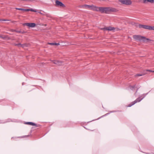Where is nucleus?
<instances>
[{
	"mask_svg": "<svg viewBox=\"0 0 154 154\" xmlns=\"http://www.w3.org/2000/svg\"><path fill=\"white\" fill-rule=\"evenodd\" d=\"M96 11H99L101 13L109 14L110 12H116V8L110 7H97Z\"/></svg>",
	"mask_w": 154,
	"mask_h": 154,
	"instance_id": "nucleus-1",
	"label": "nucleus"
},
{
	"mask_svg": "<svg viewBox=\"0 0 154 154\" xmlns=\"http://www.w3.org/2000/svg\"><path fill=\"white\" fill-rule=\"evenodd\" d=\"M133 38L136 41H142L145 42H151L152 40L146 38L145 37L140 35H135L133 36Z\"/></svg>",
	"mask_w": 154,
	"mask_h": 154,
	"instance_id": "nucleus-2",
	"label": "nucleus"
},
{
	"mask_svg": "<svg viewBox=\"0 0 154 154\" xmlns=\"http://www.w3.org/2000/svg\"><path fill=\"white\" fill-rule=\"evenodd\" d=\"M80 7L82 8L92 10L94 11H96L97 10V6L93 5H84L80 6Z\"/></svg>",
	"mask_w": 154,
	"mask_h": 154,
	"instance_id": "nucleus-3",
	"label": "nucleus"
},
{
	"mask_svg": "<svg viewBox=\"0 0 154 154\" xmlns=\"http://www.w3.org/2000/svg\"><path fill=\"white\" fill-rule=\"evenodd\" d=\"M135 26L136 27H139L140 28H143L144 29L150 30V26L142 25L141 24H138V23H135Z\"/></svg>",
	"mask_w": 154,
	"mask_h": 154,
	"instance_id": "nucleus-4",
	"label": "nucleus"
},
{
	"mask_svg": "<svg viewBox=\"0 0 154 154\" xmlns=\"http://www.w3.org/2000/svg\"><path fill=\"white\" fill-rule=\"evenodd\" d=\"M119 1L122 4L127 5H131L132 3L131 0H119Z\"/></svg>",
	"mask_w": 154,
	"mask_h": 154,
	"instance_id": "nucleus-5",
	"label": "nucleus"
},
{
	"mask_svg": "<svg viewBox=\"0 0 154 154\" xmlns=\"http://www.w3.org/2000/svg\"><path fill=\"white\" fill-rule=\"evenodd\" d=\"M56 5L58 7H65V5L63 4L61 2L58 0L56 1Z\"/></svg>",
	"mask_w": 154,
	"mask_h": 154,
	"instance_id": "nucleus-6",
	"label": "nucleus"
},
{
	"mask_svg": "<svg viewBox=\"0 0 154 154\" xmlns=\"http://www.w3.org/2000/svg\"><path fill=\"white\" fill-rule=\"evenodd\" d=\"M28 26L31 27H34L36 26V24L34 23H26L24 24Z\"/></svg>",
	"mask_w": 154,
	"mask_h": 154,
	"instance_id": "nucleus-7",
	"label": "nucleus"
},
{
	"mask_svg": "<svg viewBox=\"0 0 154 154\" xmlns=\"http://www.w3.org/2000/svg\"><path fill=\"white\" fill-rule=\"evenodd\" d=\"M140 102V100H138V99H136L134 101L132 102L131 103L129 104L128 105V107H130L134 105L137 102Z\"/></svg>",
	"mask_w": 154,
	"mask_h": 154,
	"instance_id": "nucleus-8",
	"label": "nucleus"
},
{
	"mask_svg": "<svg viewBox=\"0 0 154 154\" xmlns=\"http://www.w3.org/2000/svg\"><path fill=\"white\" fill-rule=\"evenodd\" d=\"M148 93L146 94H142L141 96H139L138 98L137 99H138V100H140V102L148 94Z\"/></svg>",
	"mask_w": 154,
	"mask_h": 154,
	"instance_id": "nucleus-9",
	"label": "nucleus"
},
{
	"mask_svg": "<svg viewBox=\"0 0 154 154\" xmlns=\"http://www.w3.org/2000/svg\"><path fill=\"white\" fill-rule=\"evenodd\" d=\"M25 124H26L30 125H32V126H35L36 127L38 126V125H37L35 123L33 122H26L25 123Z\"/></svg>",
	"mask_w": 154,
	"mask_h": 154,
	"instance_id": "nucleus-10",
	"label": "nucleus"
},
{
	"mask_svg": "<svg viewBox=\"0 0 154 154\" xmlns=\"http://www.w3.org/2000/svg\"><path fill=\"white\" fill-rule=\"evenodd\" d=\"M103 29L105 30L111 31L112 30H114L115 28L114 27L109 26Z\"/></svg>",
	"mask_w": 154,
	"mask_h": 154,
	"instance_id": "nucleus-11",
	"label": "nucleus"
},
{
	"mask_svg": "<svg viewBox=\"0 0 154 154\" xmlns=\"http://www.w3.org/2000/svg\"><path fill=\"white\" fill-rule=\"evenodd\" d=\"M52 61L53 62V63H54L58 65H61V63H62L61 61H59L54 60Z\"/></svg>",
	"mask_w": 154,
	"mask_h": 154,
	"instance_id": "nucleus-12",
	"label": "nucleus"
},
{
	"mask_svg": "<svg viewBox=\"0 0 154 154\" xmlns=\"http://www.w3.org/2000/svg\"><path fill=\"white\" fill-rule=\"evenodd\" d=\"M143 2L144 3H147L148 2L152 3L154 2V0H143Z\"/></svg>",
	"mask_w": 154,
	"mask_h": 154,
	"instance_id": "nucleus-13",
	"label": "nucleus"
},
{
	"mask_svg": "<svg viewBox=\"0 0 154 154\" xmlns=\"http://www.w3.org/2000/svg\"><path fill=\"white\" fill-rule=\"evenodd\" d=\"M12 31L16 32L17 33H25V32L24 30L21 31V30H12Z\"/></svg>",
	"mask_w": 154,
	"mask_h": 154,
	"instance_id": "nucleus-14",
	"label": "nucleus"
},
{
	"mask_svg": "<svg viewBox=\"0 0 154 154\" xmlns=\"http://www.w3.org/2000/svg\"><path fill=\"white\" fill-rule=\"evenodd\" d=\"M48 44L51 45H55L58 46L60 45V44L59 43H48Z\"/></svg>",
	"mask_w": 154,
	"mask_h": 154,
	"instance_id": "nucleus-15",
	"label": "nucleus"
},
{
	"mask_svg": "<svg viewBox=\"0 0 154 154\" xmlns=\"http://www.w3.org/2000/svg\"><path fill=\"white\" fill-rule=\"evenodd\" d=\"M16 9L17 10H21L22 11H27V10H28V9H24L22 8H16Z\"/></svg>",
	"mask_w": 154,
	"mask_h": 154,
	"instance_id": "nucleus-16",
	"label": "nucleus"
},
{
	"mask_svg": "<svg viewBox=\"0 0 154 154\" xmlns=\"http://www.w3.org/2000/svg\"><path fill=\"white\" fill-rule=\"evenodd\" d=\"M136 85H135L133 86H129V88L131 90H133V89L136 88Z\"/></svg>",
	"mask_w": 154,
	"mask_h": 154,
	"instance_id": "nucleus-17",
	"label": "nucleus"
},
{
	"mask_svg": "<svg viewBox=\"0 0 154 154\" xmlns=\"http://www.w3.org/2000/svg\"><path fill=\"white\" fill-rule=\"evenodd\" d=\"M45 16H46L47 17H49V18H51V15L48 13H45Z\"/></svg>",
	"mask_w": 154,
	"mask_h": 154,
	"instance_id": "nucleus-18",
	"label": "nucleus"
},
{
	"mask_svg": "<svg viewBox=\"0 0 154 154\" xmlns=\"http://www.w3.org/2000/svg\"><path fill=\"white\" fill-rule=\"evenodd\" d=\"M32 11V12H36L37 11H35V10H34V9H28L27 11Z\"/></svg>",
	"mask_w": 154,
	"mask_h": 154,
	"instance_id": "nucleus-19",
	"label": "nucleus"
},
{
	"mask_svg": "<svg viewBox=\"0 0 154 154\" xmlns=\"http://www.w3.org/2000/svg\"><path fill=\"white\" fill-rule=\"evenodd\" d=\"M144 74H137L135 75V77L141 76L144 75Z\"/></svg>",
	"mask_w": 154,
	"mask_h": 154,
	"instance_id": "nucleus-20",
	"label": "nucleus"
},
{
	"mask_svg": "<svg viewBox=\"0 0 154 154\" xmlns=\"http://www.w3.org/2000/svg\"><path fill=\"white\" fill-rule=\"evenodd\" d=\"M21 43L16 44H15V45L18 47H20L21 46Z\"/></svg>",
	"mask_w": 154,
	"mask_h": 154,
	"instance_id": "nucleus-21",
	"label": "nucleus"
},
{
	"mask_svg": "<svg viewBox=\"0 0 154 154\" xmlns=\"http://www.w3.org/2000/svg\"><path fill=\"white\" fill-rule=\"evenodd\" d=\"M10 20H5V19H0V21H10Z\"/></svg>",
	"mask_w": 154,
	"mask_h": 154,
	"instance_id": "nucleus-22",
	"label": "nucleus"
},
{
	"mask_svg": "<svg viewBox=\"0 0 154 154\" xmlns=\"http://www.w3.org/2000/svg\"><path fill=\"white\" fill-rule=\"evenodd\" d=\"M154 30V26H150V30Z\"/></svg>",
	"mask_w": 154,
	"mask_h": 154,
	"instance_id": "nucleus-23",
	"label": "nucleus"
},
{
	"mask_svg": "<svg viewBox=\"0 0 154 154\" xmlns=\"http://www.w3.org/2000/svg\"><path fill=\"white\" fill-rule=\"evenodd\" d=\"M26 46V44H21V47H24L25 46Z\"/></svg>",
	"mask_w": 154,
	"mask_h": 154,
	"instance_id": "nucleus-24",
	"label": "nucleus"
},
{
	"mask_svg": "<svg viewBox=\"0 0 154 154\" xmlns=\"http://www.w3.org/2000/svg\"><path fill=\"white\" fill-rule=\"evenodd\" d=\"M146 71H149V72H153V71H152V70H148V69H146Z\"/></svg>",
	"mask_w": 154,
	"mask_h": 154,
	"instance_id": "nucleus-25",
	"label": "nucleus"
},
{
	"mask_svg": "<svg viewBox=\"0 0 154 154\" xmlns=\"http://www.w3.org/2000/svg\"><path fill=\"white\" fill-rule=\"evenodd\" d=\"M44 13H41V12H39V13L41 14H42V15H43V16H45V12H44Z\"/></svg>",
	"mask_w": 154,
	"mask_h": 154,
	"instance_id": "nucleus-26",
	"label": "nucleus"
},
{
	"mask_svg": "<svg viewBox=\"0 0 154 154\" xmlns=\"http://www.w3.org/2000/svg\"><path fill=\"white\" fill-rule=\"evenodd\" d=\"M11 22H12V23H14V22H15V21H12Z\"/></svg>",
	"mask_w": 154,
	"mask_h": 154,
	"instance_id": "nucleus-27",
	"label": "nucleus"
},
{
	"mask_svg": "<svg viewBox=\"0 0 154 154\" xmlns=\"http://www.w3.org/2000/svg\"><path fill=\"white\" fill-rule=\"evenodd\" d=\"M109 114V113H107V114H106L105 115H107L108 114Z\"/></svg>",
	"mask_w": 154,
	"mask_h": 154,
	"instance_id": "nucleus-28",
	"label": "nucleus"
},
{
	"mask_svg": "<svg viewBox=\"0 0 154 154\" xmlns=\"http://www.w3.org/2000/svg\"><path fill=\"white\" fill-rule=\"evenodd\" d=\"M27 137H28L29 136V135H27L26 136Z\"/></svg>",
	"mask_w": 154,
	"mask_h": 154,
	"instance_id": "nucleus-29",
	"label": "nucleus"
},
{
	"mask_svg": "<svg viewBox=\"0 0 154 154\" xmlns=\"http://www.w3.org/2000/svg\"><path fill=\"white\" fill-rule=\"evenodd\" d=\"M23 83H22V85H23Z\"/></svg>",
	"mask_w": 154,
	"mask_h": 154,
	"instance_id": "nucleus-30",
	"label": "nucleus"
},
{
	"mask_svg": "<svg viewBox=\"0 0 154 154\" xmlns=\"http://www.w3.org/2000/svg\"><path fill=\"white\" fill-rule=\"evenodd\" d=\"M1 37V36H0V38Z\"/></svg>",
	"mask_w": 154,
	"mask_h": 154,
	"instance_id": "nucleus-31",
	"label": "nucleus"
},
{
	"mask_svg": "<svg viewBox=\"0 0 154 154\" xmlns=\"http://www.w3.org/2000/svg\"><path fill=\"white\" fill-rule=\"evenodd\" d=\"M153 72H154V70L153 71Z\"/></svg>",
	"mask_w": 154,
	"mask_h": 154,
	"instance_id": "nucleus-32",
	"label": "nucleus"
}]
</instances>
